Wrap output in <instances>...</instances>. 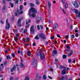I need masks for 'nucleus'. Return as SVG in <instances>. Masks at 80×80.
<instances>
[{"mask_svg":"<svg viewBox=\"0 0 80 80\" xmlns=\"http://www.w3.org/2000/svg\"><path fill=\"white\" fill-rule=\"evenodd\" d=\"M40 27L41 29H43V26L42 25H40Z\"/></svg>","mask_w":80,"mask_h":80,"instance_id":"ea45409f","label":"nucleus"},{"mask_svg":"<svg viewBox=\"0 0 80 80\" xmlns=\"http://www.w3.org/2000/svg\"><path fill=\"white\" fill-rule=\"evenodd\" d=\"M75 61H76V59H74L72 61V62L73 63H75Z\"/></svg>","mask_w":80,"mask_h":80,"instance_id":"bf43d9fd","label":"nucleus"},{"mask_svg":"<svg viewBox=\"0 0 80 80\" xmlns=\"http://www.w3.org/2000/svg\"><path fill=\"white\" fill-rule=\"evenodd\" d=\"M27 3L26 2H24V5L25 6V5H27Z\"/></svg>","mask_w":80,"mask_h":80,"instance_id":"0e129e2a","label":"nucleus"},{"mask_svg":"<svg viewBox=\"0 0 80 80\" xmlns=\"http://www.w3.org/2000/svg\"><path fill=\"white\" fill-rule=\"evenodd\" d=\"M53 53H54V54H57V51L55 50H53L52 51Z\"/></svg>","mask_w":80,"mask_h":80,"instance_id":"f3484780","label":"nucleus"},{"mask_svg":"<svg viewBox=\"0 0 80 80\" xmlns=\"http://www.w3.org/2000/svg\"><path fill=\"white\" fill-rule=\"evenodd\" d=\"M48 12L49 13H50V12H51V9H50V8H48Z\"/></svg>","mask_w":80,"mask_h":80,"instance_id":"c9c22d12","label":"nucleus"},{"mask_svg":"<svg viewBox=\"0 0 80 80\" xmlns=\"http://www.w3.org/2000/svg\"><path fill=\"white\" fill-rule=\"evenodd\" d=\"M54 38H55V37H54V36H52L51 37V39L52 40H53V39Z\"/></svg>","mask_w":80,"mask_h":80,"instance_id":"3c124183","label":"nucleus"},{"mask_svg":"<svg viewBox=\"0 0 80 80\" xmlns=\"http://www.w3.org/2000/svg\"><path fill=\"white\" fill-rule=\"evenodd\" d=\"M25 80H30L29 77L28 76H27L25 78Z\"/></svg>","mask_w":80,"mask_h":80,"instance_id":"412c9836","label":"nucleus"},{"mask_svg":"<svg viewBox=\"0 0 80 80\" xmlns=\"http://www.w3.org/2000/svg\"><path fill=\"white\" fill-rule=\"evenodd\" d=\"M14 41H15V42H16V41H17L18 40V38L16 37H15V38H14Z\"/></svg>","mask_w":80,"mask_h":80,"instance_id":"cd10ccee","label":"nucleus"},{"mask_svg":"<svg viewBox=\"0 0 80 80\" xmlns=\"http://www.w3.org/2000/svg\"><path fill=\"white\" fill-rule=\"evenodd\" d=\"M20 50H18V53L19 54H20Z\"/></svg>","mask_w":80,"mask_h":80,"instance_id":"338daca9","label":"nucleus"},{"mask_svg":"<svg viewBox=\"0 0 80 80\" xmlns=\"http://www.w3.org/2000/svg\"><path fill=\"white\" fill-rule=\"evenodd\" d=\"M75 32H78V30L77 29H76L75 30Z\"/></svg>","mask_w":80,"mask_h":80,"instance_id":"69168bd1","label":"nucleus"},{"mask_svg":"<svg viewBox=\"0 0 80 80\" xmlns=\"http://www.w3.org/2000/svg\"><path fill=\"white\" fill-rule=\"evenodd\" d=\"M41 55V53L40 52H38L37 54V56L38 57V56H40V55Z\"/></svg>","mask_w":80,"mask_h":80,"instance_id":"72a5a7b5","label":"nucleus"},{"mask_svg":"<svg viewBox=\"0 0 80 80\" xmlns=\"http://www.w3.org/2000/svg\"><path fill=\"white\" fill-rule=\"evenodd\" d=\"M19 8L20 10H22V9L23 8V6L20 5L19 7Z\"/></svg>","mask_w":80,"mask_h":80,"instance_id":"5701e85b","label":"nucleus"},{"mask_svg":"<svg viewBox=\"0 0 80 80\" xmlns=\"http://www.w3.org/2000/svg\"><path fill=\"white\" fill-rule=\"evenodd\" d=\"M65 8H66V9H67V8L68 7V4H66L65 6Z\"/></svg>","mask_w":80,"mask_h":80,"instance_id":"473e14b6","label":"nucleus"},{"mask_svg":"<svg viewBox=\"0 0 80 80\" xmlns=\"http://www.w3.org/2000/svg\"><path fill=\"white\" fill-rule=\"evenodd\" d=\"M72 3L75 8H78L79 7V6H78V4L77 2H73Z\"/></svg>","mask_w":80,"mask_h":80,"instance_id":"39448f33","label":"nucleus"},{"mask_svg":"<svg viewBox=\"0 0 80 80\" xmlns=\"http://www.w3.org/2000/svg\"><path fill=\"white\" fill-rule=\"evenodd\" d=\"M67 57V55H64L63 56V58H66Z\"/></svg>","mask_w":80,"mask_h":80,"instance_id":"58836bf2","label":"nucleus"},{"mask_svg":"<svg viewBox=\"0 0 80 80\" xmlns=\"http://www.w3.org/2000/svg\"><path fill=\"white\" fill-rule=\"evenodd\" d=\"M36 3L37 5H39V4H40V2L38 1H36Z\"/></svg>","mask_w":80,"mask_h":80,"instance_id":"37998d69","label":"nucleus"},{"mask_svg":"<svg viewBox=\"0 0 80 80\" xmlns=\"http://www.w3.org/2000/svg\"><path fill=\"white\" fill-rule=\"evenodd\" d=\"M66 73H67V71L66 70H63L62 72V75H65Z\"/></svg>","mask_w":80,"mask_h":80,"instance_id":"f8f14e48","label":"nucleus"},{"mask_svg":"<svg viewBox=\"0 0 80 80\" xmlns=\"http://www.w3.org/2000/svg\"><path fill=\"white\" fill-rule=\"evenodd\" d=\"M71 37L72 38H75V36L73 35H71Z\"/></svg>","mask_w":80,"mask_h":80,"instance_id":"7c9ffc66","label":"nucleus"},{"mask_svg":"<svg viewBox=\"0 0 80 80\" xmlns=\"http://www.w3.org/2000/svg\"><path fill=\"white\" fill-rule=\"evenodd\" d=\"M72 11L73 12H75V13H76L77 14L78 13V10H77V9H72Z\"/></svg>","mask_w":80,"mask_h":80,"instance_id":"ddd939ff","label":"nucleus"},{"mask_svg":"<svg viewBox=\"0 0 80 80\" xmlns=\"http://www.w3.org/2000/svg\"><path fill=\"white\" fill-rule=\"evenodd\" d=\"M54 26L55 28H57L58 27V25L56 22H55L54 23Z\"/></svg>","mask_w":80,"mask_h":80,"instance_id":"4468645a","label":"nucleus"},{"mask_svg":"<svg viewBox=\"0 0 80 80\" xmlns=\"http://www.w3.org/2000/svg\"><path fill=\"white\" fill-rule=\"evenodd\" d=\"M30 32L31 34H34L35 33V29L33 26H32L30 29Z\"/></svg>","mask_w":80,"mask_h":80,"instance_id":"20e7f679","label":"nucleus"},{"mask_svg":"<svg viewBox=\"0 0 80 80\" xmlns=\"http://www.w3.org/2000/svg\"><path fill=\"white\" fill-rule=\"evenodd\" d=\"M62 11L63 12L64 14H65L66 13H65V10L64 9H62Z\"/></svg>","mask_w":80,"mask_h":80,"instance_id":"13d9d810","label":"nucleus"},{"mask_svg":"<svg viewBox=\"0 0 80 80\" xmlns=\"http://www.w3.org/2000/svg\"><path fill=\"white\" fill-rule=\"evenodd\" d=\"M10 4L11 5V7L13 8V3H10Z\"/></svg>","mask_w":80,"mask_h":80,"instance_id":"393cba45","label":"nucleus"},{"mask_svg":"<svg viewBox=\"0 0 80 80\" xmlns=\"http://www.w3.org/2000/svg\"><path fill=\"white\" fill-rule=\"evenodd\" d=\"M48 8H51V3L50 2L48 1Z\"/></svg>","mask_w":80,"mask_h":80,"instance_id":"9b49d317","label":"nucleus"},{"mask_svg":"<svg viewBox=\"0 0 80 80\" xmlns=\"http://www.w3.org/2000/svg\"><path fill=\"white\" fill-rule=\"evenodd\" d=\"M27 53H28V56H29V57H30V55H31V53L29 51H28L27 52Z\"/></svg>","mask_w":80,"mask_h":80,"instance_id":"6ab92c4d","label":"nucleus"},{"mask_svg":"<svg viewBox=\"0 0 80 80\" xmlns=\"http://www.w3.org/2000/svg\"><path fill=\"white\" fill-rule=\"evenodd\" d=\"M72 53H73V50H71L70 51V53L68 54V57H70V56H71V55H72Z\"/></svg>","mask_w":80,"mask_h":80,"instance_id":"dca6fc26","label":"nucleus"},{"mask_svg":"<svg viewBox=\"0 0 80 80\" xmlns=\"http://www.w3.org/2000/svg\"><path fill=\"white\" fill-rule=\"evenodd\" d=\"M27 29H25L24 30V32H23L24 33H27Z\"/></svg>","mask_w":80,"mask_h":80,"instance_id":"e433bc0d","label":"nucleus"},{"mask_svg":"<svg viewBox=\"0 0 80 80\" xmlns=\"http://www.w3.org/2000/svg\"><path fill=\"white\" fill-rule=\"evenodd\" d=\"M16 67L17 68V70L18 71L19 70V68L18 67V65L17 64L16 65Z\"/></svg>","mask_w":80,"mask_h":80,"instance_id":"49530a36","label":"nucleus"},{"mask_svg":"<svg viewBox=\"0 0 80 80\" xmlns=\"http://www.w3.org/2000/svg\"><path fill=\"white\" fill-rule=\"evenodd\" d=\"M7 63V62L5 61L4 62V65H6Z\"/></svg>","mask_w":80,"mask_h":80,"instance_id":"e2e57ef3","label":"nucleus"},{"mask_svg":"<svg viewBox=\"0 0 80 80\" xmlns=\"http://www.w3.org/2000/svg\"><path fill=\"white\" fill-rule=\"evenodd\" d=\"M20 67L21 68H24L25 67V65L22 63H20Z\"/></svg>","mask_w":80,"mask_h":80,"instance_id":"2eb2a0df","label":"nucleus"},{"mask_svg":"<svg viewBox=\"0 0 80 80\" xmlns=\"http://www.w3.org/2000/svg\"><path fill=\"white\" fill-rule=\"evenodd\" d=\"M40 59L41 60H42L45 58V55L43 52H42L41 54V56L40 57Z\"/></svg>","mask_w":80,"mask_h":80,"instance_id":"423d86ee","label":"nucleus"},{"mask_svg":"<svg viewBox=\"0 0 80 80\" xmlns=\"http://www.w3.org/2000/svg\"><path fill=\"white\" fill-rule=\"evenodd\" d=\"M37 20H41V18L39 17H37Z\"/></svg>","mask_w":80,"mask_h":80,"instance_id":"c03bdc74","label":"nucleus"},{"mask_svg":"<svg viewBox=\"0 0 80 80\" xmlns=\"http://www.w3.org/2000/svg\"><path fill=\"white\" fill-rule=\"evenodd\" d=\"M28 15L29 17H32L33 18L35 17H36V15L34 13H32V14H31L30 13H29Z\"/></svg>","mask_w":80,"mask_h":80,"instance_id":"9d476101","label":"nucleus"},{"mask_svg":"<svg viewBox=\"0 0 80 80\" xmlns=\"http://www.w3.org/2000/svg\"><path fill=\"white\" fill-rule=\"evenodd\" d=\"M22 41L23 42H25V38H22Z\"/></svg>","mask_w":80,"mask_h":80,"instance_id":"603ef678","label":"nucleus"},{"mask_svg":"<svg viewBox=\"0 0 80 80\" xmlns=\"http://www.w3.org/2000/svg\"><path fill=\"white\" fill-rule=\"evenodd\" d=\"M35 38L36 40H38L39 38L38 37V36H36L35 37Z\"/></svg>","mask_w":80,"mask_h":80,"instance_id":"4be33fe9","label":"nucleus"},{"mask_svg":"<svg viewBox=\"0 0 80 80\" xmlns=\"http://www.w3.org/2000/svg\"><path fill=\"white\" fill-rule=\"evenodd\" d=\"M15 69H16V67H15V66L14 65L13 66L12 68L11 69V72H13L14 70H15Z\"/></svg>","mask_w":80,"mask_h":80,"instance_id":"1a4fd4ad","label":"nucleus"},{"mask_svg":"<svg viewBox=\"0 0 80 80\" xmlns=\"http://www.w3.org/2000/svg\"><path fill=\"white\" fill-rule=\"evenodd\" d=\"M34 4L32 3H30V6H31V7H34Z\"/></svg>","mask_w":80,"mask_h":80,"instance_id":"bb28decb","label":"nucleus"},{"mask_svg":"<svg viewBox=\"0 0 80 80\" xmlns=\"http://www.w3.org/2000/svg\"><path fill=\"white\" fill-rule=\"evenodd\" d=\"M0 68H3V64H1Z\"/></svg>","mask_w":80,"mask_h":80,"instance_id":"79ce46f5","label":"nucleus"},{"mask_svg":"<svg viewBox=\"0 0 80 80\" xmlns=\"http://www.w3.org/2000/svg\"><path fill=\"white\" fill-rule=\"evenodd\" d=\"M30 10H31V11H32V12H33V13H38L37 11L35 8H31Z\"/></svg>","mask_w":80,"mask_h":80,"instance_id":"0eeeda50","label":"nucleus"},{"mask_svg":"<svg viewBox=\"0 0 80 80\" xmlns=\"http://www.w3.org/2000/svg\"><path fill=\"white\" fill-rule=\"evenodd\" d=\"M18 0H16L15 2V4H18Z\"/></svg>","mask_w":80,"mask_h":80,"instance_id":"c85d7f7f","label":"nucleus"},{"mask_svg":"<svg viewBox=\"0 0 80 80\" xmlns=\"http://www.w3.org/2000/svg\"><path fill=\"white\" fill-rule=\"evenodd\" d=\"M78 15L77 16V15H76V17H79L80 18V12H79L78 13Z\"/></svg>","mask_w":80,"mask_h":80,"instance_id":"aec40b11","label":"nucleus"},{"mask_svg":"<svg viewBox=\"0 0 80 80\" xmlns=\"http://www.w3.org/2000/svg\"><path fill=\"white\" fill-rule=\"evenodd\" d=\"M6 9V8L5 7H4V8H2V10H5Z\"/></svg>","mask_w":80,"mask_h":80,"instance_id":"5fc2aeb1","label":"nucleus"},{"mask_svg":"<svg viewBox=\"0 0 80 80\" xmlns=\"http://www.w3.org/2000/svg\"><path fill=\"white\" fill-rule=\"evenodd\" d=\"M5 2H6V1H5V0H3L2 1V3H5Z\"/></svg>","mask_w":80,"mask_h":80,"instance_id":"6e6d98bb","label":"nucleus"},{"mask_svg":"<svg viewBox=\"0 0 80 80\" xmlns=\"http://www.w3.org/2000/svg\"><path fill=\"white\" fill-rule=\"evenodd\" d=\"M32 61L33 65H34V67H37V63H38L37 59L36 58H33Z\"/></svg>","mask_w":80,"mask_h":80,"instance_id":"f03ea898","label":"nucleus"},{"mask_svg":"<svg viewBox=\"0 0 80 80\" xmlns=\"http://www.w3.org/2000/svg\"><path fill=\"white\" fill-rule=\"evenodd\" d=\"M6 24L5 28L6 29H9V28H10V23H8V19H7L6 21Z\"/></svg>","mask_w":80,"mask_h":80,"instance_id":"7ed1b4c3","label":"nucleus"},{"mask_svg":"<svg viewBox=\"0 0 80 80\" xmlns=\"http://www.w3.org/2000/svg\"><path fill=\"white\" fill-rule=\"evenodd\" d=\"M62 3H65V0H61Z\"/></svg>","mask_w":80,"mask_h":80,"instance_id":"09e8293b","label":"nucleus"},{"mask_svg":"<svg viewBox=\"0 0 80 80\" xmlns=\"http://www.w3.org/2000/svg\"><path fill=\"white\" fill-rule=\"evenodd\" d=\"M65 79H66V80H67L68 79V77L66 75L65 76Z\"/></svg>","mask_w":80,"mask_h":80,"instance_id":"de8ad7c7","label":"nucleus"},{"mask_svg":"<svg viewBox=\"0 0 80 80\" xmlns=\"http://www.w3.org/2000/svg\"><path fill=\"white\" fill-rule=\"evenodd\" d=\"M66 52H69V51H70V50H69V49H66Z\"/></svg>","mask_w":80,"mask_h":80,"instance_id":"774afa93","label":"nucleus"},{"mask_svg":"<svg viewBox=\"0 0 80 80\" xmlns=\"http://www.w3.org/2000/svg\"><path fill=\"white\" fill-rule=\"evenodd\" d=\"M11 55L12 56V57H15V55L13 53H12Z\"/></svg>","mask_w":80,"mask_h":80,"instance_id":"c756f323","label":"nucleus"},{"mask_svg":"<svg viewBox=\"0 0 80 80\" xmlns=\"http://www.w3.org/2000/svg\"><path fill=\"white\" fill-rule=\"evenodd\" d=\"M16 36V37H19V36H18V34H15Z\"/></svg>","mask_w":80,"mask_h":80,"instance_id":"680f3d73","label":"nucleus"},{"mask_svg":"<svg viewBox=\"0 0 80 80\" xmlns=\"http://www.w3.org/2000/svg\"><path fill=\"white\" fill-rule=\"evenodd\" d=\"M0 23H1L2 24H3V22L2 20H0Z\"/></svg>","mask_w":80,"mask_h":80,"instance_id":"864d4df0","label":"nucleus"},{"mask_svg":"<svg viewBox=\"0 0 80 80\" xmlns=\"http://www.w3.org/2000/svg\"><path fill=\"white\" fill-rule=\"evenodd\" d=\"M68 62L69 63H71V62H72V59H69Z\"/></svg>","mask_w":80,"mask_h":80,"instance_id":"4c0bfd02","label":"nucleus"},{"mask_svg":"<svg viewBox=\"0 0 80 80\" xmlns=\"http://www.w3.org/2000/svg\"><path fill=\"white\" fill-rule=\"evenodd\" d=\"M23 11H21L18 13V14L20 15V14H22V13H23Z\"/></svg>","mask_w":80,"mask_h":80,"instance_id":"f704fd0d","label":"nucleus"},{"mask_svg":"<svg viewBox=\"0 0 80 80\" xmlns=\"http://www.w3.org/2000/svg\"><path fill=\"white\" fill-rule=\"evenodd\" d=\"M57 36L58 37H59V38H60V35H59L58 34H57Z\"/></svg>","mask_w":80,"mask_h":80,"instance_id":"4d7b16f0","label":"nucleus"},{"mask_svg":"<svg viewBox=\"0 0 80 80\" xmlns=\"http://www.w3.org/2000/svg\"><path fill=\"white\" fill-rule=\"evenodd\" d=\"M22 19H23V18H19L18 19V27H20L21 26V25L20 24V23H21V21H22Z\"/></svg>","mask_w":80,"mask_h":80,"instance_id":"6e6552de","label":"nucleus"},{"mask_svg":"<svg viewBox=\"0 0 80 80\" xmlns=\"http://www.w3.org/2000/svg\"><path fill=\"white\" fill-rule=\"evenodd\" d=\"M37 28L38 30H40V26L38 25L37 26Z\"/></svg>","mask_w":80,"mask_h":80,"instance_id":"a19ab883","label":"nucleus"},{"mask_svg":"<svg viewBox=\"0 0 80 80\" xmlns=\"http://www.w3.org/2000/svg\"><path fill=\"white\" fill-rule=\"evenodd\" d=\"M10 56H8V55H7L6 57V58L7 59H10Z\"/></svg>","mask_w":80,"mask_h":80,"instance_id":"2f4dec72","label":"nucleus"},{"mask_svg":"<svg viewBox=\"0 0 80 80\" xmlns=\"http://www.w3.org/2000/svg\"><path fill=\"white\" fill-rule=\"evenodd\" d=\"M66 47L68 49H69V48H70V47H69V46H68V45H67L66 46Z\"/></svg>","mask_w":80,"mask_h":80,"instance_id":"8fccbe9b","label":"nucleus"},{"mask_svg":"<svg viewBox=\"0 0 80 80\" xmlns=\"http://www.w3.org/2000/svg\"><path fill=\"white\" fill-rule=\"evenodd\" d=\"M36 45V44L35 43H33L32 44V45H33V46H35Z\"/></svg>","mask_w":80,"mask_h":80,"instance_id":"052dcab7","label":"nucleus"},{"mask_svg":"<svg viewBox=\"0 0 80 80\" xmlns=\"http://www.w3.org/2000/svg\"><path fill=\"white\" fill-rule=\"evenodd\" d=\"M76 37H78V33H76Z\"/></svg>","mask_w":80,"mask_h":80,"instance_id":"a18cd8bd","label":"nucleus"},{"mask_svg":"<svg viewBox=\"0 0 80 80\" xmlns=\"http://www.w3.org/2000/svg\"><path fill=\"white\" fill-rule=\"evenodd\" d=\"M65 80V78L63 76H62L60 79V80Z\"/></svg>","mask_w":80,"mask_h":80,"instance_id":"b1692460","label":"nucleus"},{"mask_svg":"<svg viewBox=\"0 0 80 80\" xmlns=\"http://www.w3.org/2000/svg\"><path fill=\"white\" fill-rule=\"evenodd\" d=\"M39 38H41L42 40H45L46 39V36L43 33H40L39 34Z\"/></svg>","mask_w":80,"mask_h":80,"instance_id":"f257e3e1","label":"nucleus"},{"mask_svg":"<svg viewBox=\"0 0 80 80\" xmlns=\"http://www.w3.org/2000/svg\"><path fill=\"white\" fill-rule=\"evenodd\" d=\"M26 40L27 42H30V38H26Z\"/></svg>","mask_w":80,"mask_h":80,"instance_id":"a878e982","label":"nucleus"},{"mask_svg":"<svg viewBox=\"0 0 80 80\" xmlns=\"http://www.w3.org/2000/svg\"><path fill=\"white\" fill-rule=\"evenodd\" d=\"M42 78L44 80H46V79H47V77H46V75H44L43 76Z\"/></svg>","mask_w":80,"mask_h":80,"instance_id":"a211bd4d","label":"nucleus"}]
</instances>
